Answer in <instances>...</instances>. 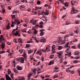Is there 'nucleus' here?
Masks as SVG:
<instances>
[{
    "instance_id": "f257e3e1",
    "label": "nucleus",
    "mask_w": 80,
    "mask_h": 80,
    "mask_svg": "<svg viewBox=\"0 0 80 80\" xmlns=\"http://www.w3.org/2000/svg\"><path fill=\"white\" fill-rule=\"evenodd\" d=\"M78 12L75 10V8L74 7H72L71 10V14H73V13H77Z\"/></svg>"
},
{
    "instance_id": "f03ea898",
    "label": "nucleus",
    "mask_w": 80,
    "mask_h": 80,
    "mask_svg": "<svg viewBox=\"0 0 80 80\" xmlns=\"http://www.w3.org/2000/svg\"><path fill=\"white\" fill-rule=\"evenodd\" d=\"M57 54L58 55L59 58H62V55H63V52H58Z\"/></svg>"
},
{
    "instance_id": "7ed1b4c3",
    "label": "nucleus",
    "mask_w": 80,
    "mask_h": 80,
    "mask_svg": "<svg viewBox=\"0 0 80 80\" xmlns=\"http://www.w3.org/2000/svg\"><path fill=\"white\" fill-rule=\"evenodd\" d=\"M18 61H20L21 63H24V59L23 58H20L18 59Z\"/></svg>"
},
{
    "instance_id": "20e7f679",
    "label": "nucleus",
    "mask_w": 80,
    "mask_h": 80,
    "mask_svg": "<svg viewBox=\"0 0 80 80\" xmlns=\"http://www.w3.org/2000/svg\"><path fill=\"white\" fill-rule=\"evenodd\" d=\"M50 46H47L46 47V49H45V52H50Z\"/></svg>"
},
{
    "instance_id": "39448f33",
    "label": "nucleus",
    "mask_w": 80,
    "mask_h": 80,
    "mask_svg": "<svg viewBox=\"0 0 80 80\" xmlns=\"http://www.w3.org/2000/svg\"><path fill=\"white\" fill-rule=\"evenodd\" d=\"M6 79V80H10V77L7 74H5Z\"/></svg>"
},
{
    "instance_id": "423d86ee",
    "label": "nucleus",
    "mask_w": 80,
    "mask_h": 80,
    "mask_svg": "<svg viewBox=\"0 0 80 80\" xmlns=\"http://www.w3.org/2000/svg\"><path fill=\"white\" fill-rule=\"evenodd\" d=\"M40 42H43V43H45V42H46V40H45V39L44 38L41 39Z\"/></svg>"
},
{
    "instance_id": "0eeeda50",
    "label": "nucleus",
    "mask_w": 80,
    "mask_h": 80,
    "mask_svg": "<svg viewBox=\"0 0 80 80\" xmlns=\"http://www.w3.org/2000/svg\"><path fill=\"white\" fill-rule=\"evenodd\" d=\"M16 68L18 70H22V68H23L19 66H17Z\"/></svg>"
},
{
    "instance_id": "6e6552de",
    "label": "nucleus",
    "mask_w": 80,
    "mask_h": 80,
    "mask_svg": "<svg viewBox=\"0 0 80 80\" xmlns=\"http://www.w3.org/2000/svg\"><path fill=\"white\" fill-rule=\"evenodd\" d=\"M18 80H25V78H24V77H19L18 78Z\"/></svg>"
},
{
    "instance_id": "1a4fd4ad",
    "label": "nucleus",
    "mask_w": 80,
    "mask_h": 80,
    "mask_svg": "<svg viewBox=\"0 0 80 80\" xmlns=\"http://www.w3.org/2000/svg\"><path fill=\"white\" fill-rule=\"evenodd\" d=\"M14 35H15V36H17V35H18L19 37H20V33H18V31H17L15 33Z\"/></svg>"
},
{
    "instance_id": "9d476101",
    "label": "nucleus",
    "mask_w": 80,
    "mask_h": 80,
    "mask_svg": "<svg viewBox=\"0 0 80 80\" xmlns=\"http://www.w3.org/2000/svg\"><path fill=\"white\" fill-rule=\"evenodd\" d=\"M79 54H80V52L78 51L74 52L75 55H79Z\"/></svg>"
},
{
    "instance_id": "9b49d317",
    "label": "nucleus",
    "mask_w": 80,
    "mask_h": 80,
    "mask_svg": "<svg viewBox=\"0 0 80 80\" xmlns=\"http://www.w3.org/2000/svg\"><path fill=\"white\" fill-rule=\"evenodd\" d=\"M30 22L33 25H35L36 23V21H34L33 20H31Z\"/></svg>"
},
{
    "instance_id": "f8f14e48",
    "label": "nucleus",
    "mask_w": 80,
    "mask_h": 80,
    "mask_svg": "<svg viewBox=\"0 0 80 80\" xmlns=\"http://www.w3.org/2000/svg\"><path fill=\"white\" fill-rule=\"evenodd\" d=\"M38 13L39 14V16L40 15H43V13H45V12H43L42 11L40 12V11H39L38 12Z\"/></svg>"
},
{
    "instance_id": "ddd939ff",
    "label": "nucleus",
    "mask_w": 80,
    "mask_h": 80,
    "mask_svg": "<svg viewBox=\"0 0 80 80\" xmlns=\"http://www.w3.org/2000/svg\"><path fill=\"white\" fill-rule=\"evenodd\" d=\"M1 47H2V49H3L5 48V43L3 42H2L1 45Z\"/></svg>"
},
{
    "instance_id": "4468645a",
    "label": "nucleus",
    "mask_w": 80,
    "mask_h": 80,
    "mask_svg": "<svg viewBox=\"0 0 80 80\" xmlns=\"http://www.w3.org/2000/svg\"><path fill=\"white\" fill-rule=\"evenodd\" d=\"M23 56L24 57V60H26V59H27V55H26V53L24 52L23 54Z\"/></svg>"
},
{
    "instance_id": "2eb2a0df",
    "label": "nucleus",
    "mask_w": 80,
    "mask_h": 80,
    "mask_svg": "<svg viewBox=\"0 0 80 80\" xmlns=\"http://www.w3.org/2000/svg\"><path fill=\"white\" fill-rule=\"evenodd\" d=\"M74 32L75 33H78V32H79V29L78 28H77L76 30L74 31Z\"/></svg>"
},
{
    "instance_id": "dca6fc26",
    "label": "nucleus",
    "mask_w": 80,
    "mask_h": 80,
    "mask_svg": "<svg viewBox=\"0 0 80 80\" xmlns=\"http://www.w3.org/2000/svg\"><path fill=\"white\" fill-rule=\"evenodd\" d=\"M10 28V23H8L6 26V29H7V30H8V29H9Z\"/></svg>"
},
{
    "instance_id": "f3484780",
    "label": "nucleus",
    "mask_w": 80,
    "mask_h": 80,
    "mask_svg": "<svg viewBox=\"0 0 80 80\" xmlns=\"http://www.w3.org/2000/svg\"><path fill=\"white\" fill-rule=\"evenodd\" d=\"M10 49H7V53H9L8 54V55H9L10 56Z\"/></svg>"
},
{
    "instance_id": "a211bd4d",
    "label": "nucleus",
    "mask_w": 80,
    "mask_h": 80,
    "mask_svg": "<svg viewBox=\"0 0 80 80\" xmlns=\"http://www.w3.org/2000/svg\"><path fill=\"white\" fill-rule=\"evenodd\" d=\"M19 20L18 19H16L14 20V22L15 24H16V23H17L18 22Z\"/></svg>"
},
{
    "instance_id": "6ab92c4d",
    "label": "nucleus",
    "mask_w": 80,
    "mask_h": 80,
    "mask_svg": "<svg viewBox=\"0 0 80 80\" xmlns=\"http://www.w3.org/2000/svg\"><path fill=\"white\" fill-rule=\"evenodd\" d=\"M18 12H19L18 11L14 10L13 11H12V13H18Z\"/></svg>"
},
{
    "instance_id": "aec40b11",
    "label": "nucleus",
    "mask_w": 80,
    "mask_h": 80,
    "mask_svg": "<svg viewBox=\"0 0 80 80\" xmlns=\"http://www.w3.org/2000/svg\"><path fill=\"white\" fill-rule=\"evenodd\" d=\"M35 8L36 9V10H38V9H42V7H35Z\"/></svg>"
},
{
    "instance_id": "412c9836",
    "label": "nucleus",
    "mask_w": 80,
    "mask_h": 80,
    "mask_svg": "<svg viewBox=\"0 0 80 80\" xmlns=\"http://www.w3.org/2000/svg\"><path fill=\"white\" fill-rule=\"evenodd\" d=\"M63 48V47L62 46H59L58 47V49L59 50H60Z\"/></svg>"
},
{
    "instance_id": "4be33fe9",
    "label": "nucleus",
    "mask_w": 80,
    "mask_h": 80,
    "mask_svg": "<svg viewBox=\"0 0 80 80\" xmlns=\"http://www.w3.org/2000/svg\"><path fill=\"white\" fill-rule=\"evenodd\" d=\"M37 70V69H35V68H34L33 69H32V72H33V73H34V74H35L36 73V70Z\"/></svg>"
},
{
    "instance_id": "5701e85b",
    "label": "nucleus",
    "mask_w": 80,
    "mask_h": 80,
    "mask_svg": "<svg viewBox=\"0 0 80 80\" xmlns=\"http://www.w3.org/2000/svg\"><path fill=\"white\" fill-rule=\"evenodd\" d=\"M65 43V40H63L62 41V42L60 43L61 45H63Z\"/></svg>"
},
{
    "instance_id": "b1692460",
    "label": "nucleus",
    "mask_w": 80,
    "mask_h": 80,
    "mask_svg": "<svg viewBox=\"0 0 80 80\" xmlns=\"http://www.w3.org/2000/svg\"><path fill=\"white\" fill-rule=\"evenodd\" d=\"M21 2H23V3H24V2L27 3V0H21Z\"/></svg>"
},
{
    "instance_id": "393cba45",
    "label": "nucleus",
    "mask_w": 80,
    "mask_h": 80,
    "mask_svg": "<svg viewBox=\"0 0 80 80\" xmlns=\"http://www.w3.org/2000/svg\"><path fill=\"white\" fill-rule=\"evenodd\" d=\"M33 0H31L29 1V3L32 5H33Z\"/></svg>"
},
{
    "instance_id": "a878e982",
    "label": "nucleus",
    "mask_w": 80,
    "mask_h": 80,
    "mask_svg": "<svg viewBox=\"0 0 80 80\" xmlns=\"http://www.w3.org/2000/svg\"><path fill=\"white\" fill-rule=\"evenodd\" d=\"M54 62L53 61H50V62H49V65H50L51 64L52 65L54 63Z\"/></svg>"
},
{
    "instance_id": "bb28decb",
    "label": "nucleus",
    "mask_w": 80,
    "mask_h": 80,
    "mask_svg": "<svg viewBox=\"0 0 80 80\" xmlns=\"http://www.w3.org/2000/svg\"><path fill=\"white\" fill-rule=\"evenodd\" d=\"M75 22L76 24H79V23H80V22H79V21H78V20H76Z\"/></svg>"
},
{
    "instance_id": "cd10ccee",
    "label": "nucleus",
    "mask_w": 80,
    "mask_h": 80,
    "mask_svg": "<svg viewBox=\"0 0 80 80\" xmlns=\"http://www.w3.org/2000/svg\"><path fill=\"white\" fill-rule=\"evenodd\" d=\"M41 72V70L40 69H38V70H37V74L40 73Z\"/></svg>"
},
{
    "instance_id": "c85d7f7f",
    "label": "nucleus",
    "mask_w": 80,
    "mask_h": 80,
    "mask_svg": "<svg viewBox=\"0 0 80 80\" xmlns=\"http://www.w3.org/2000/svg\"><path fill=\"white\" fill-rule=\"evenodd\" d=\"M34 33L35 34V35H37V30H35V29H34Z\"/></svg>"
},
{
    "instance_id": "c756f323",
    "label": "nucleus",
    "mask_w": 80,
    "mask_h": 80,
    "mask_svg": "<svg viewBox=\"0 0 80 80\" xmlns=\"http://www.w3.org/2000/svg\"><path fill=\"white\" fill-rule=\"evenodd\" d=\"M32 52H33V50H29V51L28 53H29V54H30V53H32Z\"/></svg>"
},
{
    "instance_id": "7c9ffc66",
    "label": "nucleus",
    "mask_w": 80,
    "mask_h": 80,
    "mask_svg": "<svg viewBox=\"0 0 80 80\" xmlns=\"http://www.w3.org/2000/svg\"><path fill=\"white\" fill-rule=\"evenodd\" d=\"M44 35V32H41L40 33V36H43Z\"/></svg>"
},
{
    "instance_id": "2f4dec72",
    "label": "nucleus",
    "mask_w": 80,
    "mask_h": 80,
    "mask_svg": "<svg viewBox=\"0 0 80 80\" xmlns=\"http://www.w3.org/2000/svg\"><path fill=\"white\" fill-rule=\"evenodd\" d=\"M13 70L14 72H16V73H18V71H17L15 68Z\"/></svg>"
},
{
    "instance_id": "473e14b6",
    "label": "nucleus",
    "mask_w": 80,
    "mask_h": 80,
    "mask_svg": "<svg viewBox=\"0 0 80 80\" xmlns=\"http://www.w3.org/2000/svg\"><path fill=\"white\" fill-rule=\"evenodd\" d=\"M12 63L13 64H14V65H13V66L14 67H16V66H15V61H13V62H12Z\"/></svg>"
},
{
    "instance_id": "72a5a7b5",
    "label": "nucleus",
    "mask_w": 80,
    "mask_h": 80,
    "mask_svg": "<svg viewBox=\"0 0 80 80\" xmlns=\"http://www.w3.org/2000/svg\"><path fill=\"white\" fill-rule=\"evenodd\" d=\"M11 15V18L12 19H13V18H15V15Z\"/></svg>"
},
{
    "instance_id": "f704fd0d",
    "label": "nucleus",
    "mask_w": 80,
    "mask_h": 80,
    "mask_svg": "<svg viewBox=\"0 0 80 80\" xmlns=\"http://www.w3.org/2000/svg\"><path fill=\"white\" fill-rule=\"evenodd\" d=\"M18 40L19 42V43H22V41L21 39H20V38H19L18 39Z\"/></svg>"
},
{
    "instance_id": "c9c22d12",
    "label": "nucleus",
    "mask_w": 80,
    "mask_h": 80,
    "mask_svg": "<svg viewBox=\"0 0 80 80\" xmlns=\"http://www.w3.org/2000/svg\"><path fill=\"white\" fill-rule=\"evenodd\" d=\"M25 8V6H24V5H21L20 6V8L21 9L23 8Z\"/></svg>"
},
{
    "instance_id": "e433bc0d",
    "label": "nucleus",
    "mask_w": 80,
    "mask_h": 80,
    "mask_svg": "<svg viewBox=\"0 0 80 80\" xmlns=\"http://www.w3.org/2000/svg\"><path fill=\"white\" fill-rule=\"evenodd\" d=\"M55 48V46L54 45H53L52 46V50L53 51V50H54V48Z\"/></svg>"
},
{
    "instance_id": "4c0bfd02",
    "label": "nucleus",
    "mask_w": 80,
    "mask_h": 80,
    "mask_svg": "<svg viewBox=\"0 0 80 80\" xmlns=\"http://www.w3.org/2000/svg\"><path fill=\"white\" fill-rule=\"evenodd\" d=\"M69 68H68V69H66V72H70V70H69Z\"/></svg>"
},
{
    "instance_id": "58836bf2",
    "label": "nucleus",
    "mask_w": 80,
    "mask_h": 80,
    "mask_svg": "<svg viewBox=\"0 0 80 80\" xmlns=\"http://www.w3.org/2000/svg\"><path fill=\"white\" fill-rule=\"evenodd\" d=\"M7 72H8V75H9L10 73V69H8Z\"/></svg>"
},
{
    "instance_id": "ea45409f",
    "label": "nucleus",
    "mask_w": 80,
    "mask_h": 80,
    "mask_svg": "<svg viewBox=\"0 0 80 80\" xmlns=\"http://www.w3.org/2000/svg\"><path fill=\"white\" fill-rule=\"evenodd\" d=\"M78 60H74L73 61V63H78Z\"/></svg>"
},
{
    "instance_id": "a19ab883",
    "label": "nucleus",
    "mask_w": 80,
    "mask_h": 80,
    "mask_svg": "<svg viewBox=\"0 0 80 80\" xmlns=\"http://www.w3.org/2000/svg\"><path fill=\"white\" fill-rule=\"evenodd\" d=\"M68 44H69V43L67 42V43L65 45V47H67V48L68 47Z\"/></svg>"
},
{
    "instance_id": "79ce46f5",
    "label": "nucleus",
    "mask_w": 80,
    "mask_h": 80,
    "mask_svg": "<svg viewBox=\"0 0 80 80\" xmlns=\"http://www.w3.org/2000/svg\"><path fill=\"white\" fill-rule=\"evenodd\" d=\"M13 74H12L10 76H11V77L12 78V79H13L14 78H13Z\"/></svg>"
},
{
    "instance_id": "37998d69",
    "label": "nucleus",
    "mask_w": 80,
    "mask_h": 80,
    "mask_svg": "<svg viewBox=\"0 0 80 80\" xmlns=\"http://www.w3.org/2000/svg\"><path fill=\"white\" fill-rule=\"evenodd\" d=\"M14 52H13V51H12V53H10V56H11V58H12V55L13 56V53Z\"/></svg>"
},
{
    "instance_id": "c03bdc74",
    "label": "nucleus",
    "mask_w": 80,
    "mask_h": 80,
    "mask_svg": "<svg viewBox=\"0 0 80 80\" xmlns=\"http://www.w3.org/2000/svg\"><path fill=\"white\" fill-rule=\"evenodd\" d=\"M49 58H51V59H52V58H53V55H51L50 56Z\"/></svg>"
},
{
    "instance_id": "a18cd8bd",
    "label": "nucleus",
    "mask_w": 80,
    "mask_h": 80,
    "mask_svg": "<svg viewBox=\"0 0 80 80\" xmlns=\"http://www.w3.org/2000/svg\"><path fill=\"white\" fill-rule=\"evenodd\" d=\"M5 53V51H0V54H2V53Z\"/></svg>"
},
{
    "instance_id": "49530a36",
    "label": "nucleus",
    "mask_w": 80,
    "mask_h": 80,
    "mask_svg": "<svg viewBox=\"0 0 80 80\" xmlns=\"http://www.w3.org/2000/svg\"><path fill=\"white\" fill-rule=\"evenodd\" d=\"M70 23L68 22H66L65 23V25H70Z\"/></svg>"
},
{
    "instance_id": "de8ad7c7",
    "label": "nucleus",
    "mask_w": 80,
    "mask_h": 80,
    "mask_svg": "<svg viewBox=\"0 0 80 80\" xmlns=\"http://www.w3.org/2000/svg\"><path fill=\"white\" fill-rule=\"evenodd\" d=\"M65 55H68L70 57V56H71V52L69 53L68 54H65Z\"/></svg>"
},
{
    "instance_id": "09e8293b",
    "label": "nucleus",
    "mask_w": 80,
    "mask_h": 80,
    "mask_svg": "<svg viewBox=\"0 0 80 80\" xmlns=\"http://www.w3.org/2000/svg\"><path fill=\"white\" fill-rule=\"evenodd\" d=\"M16 29H13V31H12V34H14V35H15V32H15V31H16Z\"/></svg>"
},
{
    "instance_id": "8fccbe9b",
    "label": "nucleus",
    "mask_w": 80,
    "mask_h": 80,
    "mask_svg": "<svg viewBox=\"0 0 80 80\" xmlns=\"http://www.w3.org/2000/svg\"><path fill=\"white\" fill-rule=\"evenodd\" d=\"M78 41V39H74L73 40V42H76Z\"/></svg>"
},
{
    "instance_id": "3c124183",
    "label": "nucleus",
    "mask_w": 80,
    "mask_h": 80,
    "mask_svg": "<svg viewBox=\"0 0 80 80\" xmlns=\"http://www.w3.org/2000/svg\"><path fill=\"white\" fill-rule=\"evenodd\" d=\"M30 47V44H27L26 45V48H28Z\"/></svg>"
},
{
    "instance_id": "603ef678",
    "label": "nucleus",
    "mask_w": 80,
    "mask_h": 80,
    "mask_svg": "<svg viewBox=\"0 0 80 80\" xmlns=\"http://www.w3.org/2000/svg\"><path fill=\"white\" fill-rule=\"evenodd\" d=\"M75 59L76 60H78V58H80V57H76L75 58Z\"/></svg>"
},
{
    "instance_id": "864d4df0",
    "label": "nucleus",
    "mask_w": 80,
    "mask_h": 80,
    "mask_svg": "<svg viewBox=\"0 0 80 80\" xmlns=\"http://www.w3.org/2000/svg\"><path fill=\"white\" fill-rule=\"evenodd\" d=\"M72 48H73L74 49H76V48H77V47H75V46H72Z\"/></svg>"
},
{
    "instance_id": "5fc2aeb1",
    "label": "nucleus",
    "mask_w": 80,
    "mask_h": 80,
    "mask_svg": "<svg viewBox=\"0 0 80 80\" xmlns=\"http://www.w3.org/2000/svg\"><path fill=\"white\" fill-rule=\"evenodd\" d=\"M76 17L78 18H80V13H79L78 14L77 16Z\"/></svg>"
},
{
    "instance_id": "6e6d98bb",
    "label": "nucleus",
    "mask_w": 80,
    "mask_h": 80,
    "mask_svg": "<svg viewBox=\"0 0 80 80\" xmlns=\"http://www.w3.org/2000/svg\"><path fill=\"white\" fill-rule=\"evenodd\" d=\"M78 72L79 75L80 76V69H78Z\"/></svg>"
},
{
    "instance_id": "4d7b16f0",
    "label": "nucleus",
    "mask_w": 80,
    "mask_h": 80,
    "mask_svg": "<svg viewBox=\"0 0 80 80\" xmlns=\"http://www.w3.org/2000/svg\"><path fill=\"white\" fill-rule=\"evenodd\" d=\"M45 31V29H41L40 30V32H44Z\"/></svg>"
},
{
    "instance_id": "13d9d810",
    "label": "nucleus",
    "mask_w": 80,
    "mask_h": 80,
    "mask_svg": "<svg viewBox=\"0 0 80 80\" xmlns=\"http://www.w3.org/2000/svg\"><path fill=\"white\" fill-rule=\"evenodd\" d=\"M31 76H32V74H28V78L29 79V78H30V77H31Z\"/></svg>"
},
{
    "instance_id": "bf43d9fd",
    "label": "nucleus",
    "mask_w": 80,
    "mask_h": 80,
    "mask_svg": "<svg viewBox=\"0 0 80 80\" xmlns=\"http://www.w3.org/2000/svg\"><path fill=\"white\" fill-rule=\"evenodd\" d=\"M40 25H43V23L42 22H40Z\"/></svg>"
},
{
    "instance_id": "052dcab7",
    "label": "nucleus",
    "mask_w": 80,
    "mask_h": 80,
    "mask_svg": "<svg viewBox=\"0 0 80 80\" xmlns=\"http://www.w3.org/2000/svg\"><path fill=\"white\" fill-rule=\"evenodd\" d=\"M37 4H38V5H40V1H38L37 2Z\"/></svg>"
},
{
    "instance_id": "680f3d73",
    "label": "nucleus",
    "mask_w": 80,
    "mask_h": 80,
    "mask_svg": "<svg viewBox=\"0 0 80 80\" xmlns=\"http://www.w3.org/2000/svg\"><path fill=\"white\" fill-rule=\"evenodd\" d=\"M65 17H66V15H63L62 17V18H65Z\"/></svg>"
},
{
    "instance_id": "e2e57ef3",
    "label": "nucleus",
    "mask_w": 80,
    "mask_h": 80,
    "mask_svg": "<svg viewBox=\"0 0 80 80\" xmlns=\"http://www.w3.org/2000/svg\"><path fill=\"white\" fill-rule=\"evenodd\" d=\"M75 72V71H71V73L72 74H73V73H74Z\"/></svg>"
},
{
    "instance_id": "0e129e2a",
    "label": "nucleus",
    "mask_w": 80,
    "mask_h": 80,
    "mask_svg": "<svg viewBox=\"0 0 80 80\" xmlns=\"http://www.w3.org/2000/svg\"><path fill=\"white\" fill-rule=\"evenodd\" d=\"M39 27V28H43V25H40Z\"/></svg>"
},
{
    "instance_id": "69168bd1",
    "label": "nucleus",
    "mask_w": 80,
    "mask_h": 80,
    "mask_svg": "<svg viewBox=\"0 0 80 80\" xmlns=\"http://www.w3.org/2000/svg\"><path fill=\"white\" fill-rule=\"evenodd\" d=\"M3 13H4V12H5V9H2Z\"/></svg>"
},
{
    "instance_id": "338daca9",
    "label": "nucleus",
    "mask_w": 80,
    "mask_h": 80,
    "mask_svg": "<svg viewBox=\"0 0 80 80\" xmlns=\"http://www.w3.org/2000/svg\"><path fill=\"white\" fill-rule=\"evenodd\" d=\"M68 4H67V3H65V6H66V7H67V6H68Z\"/></svg>"
},
{
    "instance_id": "774afa93",
    "label": "nucleus",
    "mask_w": 80,
    "mask_h": 80,
    "mask_svg": "<svg viewBox=\"0 0 80 80\" xmlns=\"http://www.w3.org/2000/svg\"><path fill=\"white\" fill-rule=\"evenodd\" d=\"M20 24V21H18L17 22V25H19V24Z\"/></svg>"
}]
</instances>
